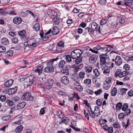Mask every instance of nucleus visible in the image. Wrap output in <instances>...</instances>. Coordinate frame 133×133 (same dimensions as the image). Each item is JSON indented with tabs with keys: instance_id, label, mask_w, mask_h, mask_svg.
<instances>
[{
	"instance_id": "nucleus-1",
	"label": "nucleus",
	"mask_w": 133,
	"mask_h": 133,
	"mask_svg": "<svg viewBox=\"0 0 133 133\" xmlns=\"http://www.w3.org/2000/svg\"><path fill=\"white\" fill-rule=\"evenodd\" d=\"M23 45L25 47L24 50L25 51L29 50V49H28L29 48L33 49L36 47L37 45V43L36 39L32 38H31L27 42L24 43Z\"/></svg>"
},
{
	"instance_id": "nucleus-2",
	"label": "nucleus",
	"mask_w": 133,
	"mask_h": 133,
	"mask_svg": "<svg viewBox=\"0 0 133 133\" xmlns=\"http://www.w3.org/2000/svg\"><path fill=\"white\" fill-rule=\"evenodd\" d=\"M35 80L33 76L30 75L25 78L24 81V85L28 87L31 85Z\"/></svg>"
},
{
	"instance_id": "nucleus-3",
	"label": "nucleus",
	"mask_w": 133,
	"mask_h": 133,
	"mask_svg": "<svg viewBox=\"0 0 133 133\" xmlns=\"http://www.w3.org/2000/svg\"><path fill=\"white\" fill-rule=\"evenodd\" d=\"M107 53L104 54H101L100 55V65L103 66L104 68L108 67H111L110 66H108L109 63H108L106 62L107 58L108 57V56L107 55Z\"/></svg>"
},
{
	"instance_id": "nucleus-4",
	"label": "nucleus",
	"mask_w": 133,
	"mask_h": 133,
	"mask_svg": "<svg viewBox=\"0 0 133 133\" xmlns=\"http://www.w3.org/2000/svg\"><path fill=\"white\" fill-rule=\"evenodd\" d=\"M129 74V72L127 71H121V70L118 69L115 72V77H117L118 76L119 78H122L127 75Z\"/></svg>"
},
{
	"instance_id": "nucleus-5",
	"label": "nucleus",
	"mask_w": 133,
	"mask_h": 133,
	"mask_svg": "<svg viewBox=\"0 0 133 133\" xmlns=\"http://www.w3.org/2000/svg\"><path fill=\"white\" fill-rule=\"evenodd\" d=\"M83 53V51L81 50L76 49L73 51L72 52L71 56L73 59H76L81 56Z\"/></svg>"
},
{
	"instance_id": "nucleus-6",
	"label": "nucleus",
	"mask_w": 133,
	"mask_h": 133,
	"mask_svg": "<svg viewBox=\"0 0 133 133\" xmlns=\"http://www.w3.org/2000/svg\"><path fill=\"white\" fill-rule=\"evenodd\" d=\"M21 98L25 101H32L34 99V97L31 95V93L29 92H25Z\"/></svg>"
},
{
	"instance_id": "nucleus-7",
	"label": "nucleus",
	"mask_w": 133,
	"mask_h": 133,
	"mask_svg": "<svg viewBox=\"0 0 133 133\" xmlns=\"http://www.w3.org/2000/svg\"><path fill=\"white\" fill-rule=\"evenodd\" d=\"M49 16L52 18H57V14L54 11L49 10L47 12Z\"/></svg>"
},
{
	"instance_id": "nucleus-8",
	"label": "nucleus",
	"mask_w": 133,
	"mask_h": 133,
	"mask_svg": "<svg viewBox=\"0 0 133 133\" xmlns=\"http://www.w3.org/2000/svg\"><path fill=\"white\" fill-rule=\"evenodd\" d=\"M54 83V80L51 79L45 83L44 84V87L47 89H50L52 88Z\"/></svg>"
},
{
	"instance_id": "nucleus-9",
	"label": "nucleus",
	"mask_w": 133,
	"mask_h": 133,
	"mask_svg": "<svg viewBox=\"0 0 133 133\" xmlns=\"http://www.w3.org/2000/svg\"><path fill=\"white\" fill-rule=\"evenodd\" d=\"M43 67L42 66H38L36 68L34 69L33 71L37 75H41L43 72Z\"/></svg>"
},
{
	"instance_id": "nucleus-10",
	"label": "nucleus",
	"mask_w": 133,
	"mask_h": 133,
	"mask_svg": "<svg viewBox=\"0 0 133 133\" xmlns=\"http://www.w3.org/2000/svg\"><path fill=\"white\" fill-rule=\"evenodd\" d=\"M61 81L62 83L65 85L69 84L70 82L69 78L66 76H63L61 77Z\"/></svg>"
},
{
	"instance_id": "nucleus-11",
	"label": "nucleus",
	"mask_w": 133,
	"mask_h": 133,
	"mask_svg": "<svg viewBox=\"0 0 133 133\" xmlns=\"http://www.w3.org/2000/svg\"><path fill=\"white\" fill-rule=\"evenodd\" d=\"M98 56L96 55H93L91 56L89 58V61L90 63L91 64L95 63L97 61Z\"/></svg>"
},
{
	"instance_id": "nucleus-12",
	"label": "nucleus",
	"mask_w": 133,
	"mask_h": 133,
	"mask_svg": "<svg viewBox=\"0 0 133 133\" xmlns=\"http://www.w3.org/2000/svg\"><path fill=\"white\" fill-rule=\"evenodd\" d=\"M103 47H102L100 45H98L95 47L93 49L90 48V50L93 52L97 54L98 52L97 50H102V51H103Z\"/></svg>"
},
{
	"instance_id": "nucleus-13",
	"label": "nucleus",
	"mask_w": 133,
	"mask_h": 133,
	"mask_svg": "<svg viewBox=\"0 0 133 133\" xmlns=\"http://www.w3.org/2000/svg\"><path fill=\"white\" fill-rule=\"evenodd\" d=\"M115 63L117 65H120L122 63V60L121 58L119 56H116L115 59Z\"/></svg>"
},
{
	"instance_id": "nucleus-14",
	"label": "nucleus",
	"mask_w": 133,
	"mask_h": 133,
	"mask_svg": "<svg viewBox=\"0 0 133 133\" xmlns=\"http://www.w3.org/2000/svg\"><path fill=\"white\" fill-rule=\"evenodd\" d=\"M21 117L17 116L14 118L13 120L14 121V122L13 123V124L19 125L21 123Z\"/></svg>"
},
{
	"instance_id": "nucleus-15",
	"label": "nucleus",
	"mask_w": 133,
	"mask_h": 133,
	"mask_svg": "<svg viewBox=\"0 0 133 133\" xmlns=\"http://www.w3.org/2000/svg\"><path fill=\"white\" fill-rule=\"evenodd\" d=\"M43 71L45 72L52 73L54 71V69L52 67L48 66L44 69Z\"/></svg>"
},
{
	"instance_id": "nucleus-16",
	"label": "nucleus",
	"mask_w": 133,
	"mask_h": 133,
	"mask_svg": "<svg viewBox=\"0 0 133 133\" xmlns=\"http://www.w3.org/2000/svg\"><path fill=\"white\" fill-rule=\"evenodd\" d=\"M56 63V60L55 59H52L51 61L47 63L48 66L50 67H54L55 65V64Z\"/></svg>"
},
{
	"instance_id": "nucleus-17",
	"label": "nucleus",
	"mask_w": 133,
	"mask_h": 133,
	"mask_svg": "<svg viewBox=\"0 0 133 133\" xmlns=\"http://www.w3.org/2000/svg\"><path fill=\"white\" fill-rule=\"evenodd\" d=\"M74 87L76 89L79 91H82L83 90V87L79 85V83L78 81L76 82L74 84Z\"/></svg>"
},
{
	"instance_id": "nucleus-18",
	"label": "nucleus",
	"mask_w": 133,
	"mask_h": 133,
	"mask_svg": "<svg viewBox=\"0 0 133 133\" xmlns=\"http://www.w3.org/2000/svg\"><path fill=\"white\" fill-rule=\"evenodd\" d=\"M18 87L16 86L14 88H11L9 89L8 91V94L9 95H11L14 94L16 92Z\"/></svg>"
},
{
	"instance_id": "nucleus-19",
	"label": "nucleus",
	"mask_w": 133,
	"mask_h": 133,
	"mask_svg": "<svg viewBox=\"0 0 133 133\" xmlns=\"http://www.w3.org/2000/svg\"><path fill=\"white\" fill-rule=\"evenodd\" d=\"M22 21V20L21 18L15 17L13 19V22L15 24H18L20 23Z\"/></svg>"
},
{
	"instance_id": "nucleus-20",
	"label": "nucleus",
	"mask_w": 133,
	"mask_h": 133,
	"mask_svg": "<svg viewBox=\"0 0 133 133\" xmlns=\"http://www.w3.org/2000/svg\"><path fill=\"white\" fill-rule=\"evenodd\" d=\"M26 104V103L24 102H23L19 103L17 105V109L19 110L23 108L25 106Z\"/></svg>"
},
{
	"instance_id": "nucleus-21",
	"label": "nucleus",
	"mask_w": 133,
	"mask_h": 133,
	"mask_svg": "<svg viewBox=\"0 0 133 133\" xmlns=\"http://www.w3.org/2000/svg\"><path fill=\"white\" fill-rule=\"evenodd\" d=\"M13 82L14 81L12 79H9L5 83L4 85L6 87H10L12 84Z\"/></svg>"
},
{
	"instance_id": "nucleus-22",
	"label": "nucleus",
	"mask_w": 133,
	"mask_h": 133,
	"mask_svg": "<svg viewBox=\"0 0 133 133\" xmlns=\"http://www.w3.org/2000/svg\"><path fill=\"white\" fill-rule=\"evenodd\" d=\"M124 1L125 5L131 8L132 2V0H124Z\"/></svg>"
},
{
	"instance_id": "nucleus-23",
	"label": "nucleus",
	"mask_w": 133,
	"mask_h": 133,
	"mask_svg": "<svg viewBox=\"0 0 133 133\" xmlns=\"http://www.w3.org/2000/svg\"><path fill=\"white\" fill-rule=\"evenodd\" d=\"M62 122L59 123L60 124H61L62 123L66 124L69 122V119L67 117H65L61 119Z\"/></svg>"
},
{
	"instance_id": "nucleus-24",
	"label": "nucleus",
	"mask_w": 133,
	"mask_h": 133,
	"mask_svg": "<svg viewBox=\"0 0 133 133\" xmlns=\"http://www.w3.org/2000/svg\"><path fill=\"white\" fill-rule=\"evenodd\" d=\"M66 63L65 61L63 60H61L59 63V67L61 68H62L65 66V65Z\"/></svg>"
},
{
	"instance_id": "nucleus-25",
	"label": "nucleus",
	"mask_w": 133,
	"mask_h": 133,
	"mask_svg": "<svg viewBox=\"0 0 133 133\" xmlns=\"http://www.w3.org/2000/svg\"><path fill=\"white\" fill-rule=\"evenodd\" d=\"M59 32V30L58 28L56 26H54L53 28V30L52 31L53 34L56 35L58 34Z\"/></svg>"
},
{
	"instance_id": "nucleus-26",
	"label": "nucleus",
	"mask_w": 133,
	"mask_h": 133,
	"mask_svg": "<svg viewBox=\"0 0 133 133\" xmlns=\"http://www.w3.org/2000/svg\"><path fill=\"white\" fill-rule=\"evenodd\" d=\"M107 47H103V51H105L107 52H109L111 50V48H112V47L110 46H106Z\"/></svg>"
},
{
	"instance_id": "nucleus-27",
	"label": "nucleus",
	"mask_w": 133,
	"mask_h": 133,
	"mask_svg": "<svg viewBox=\"0 0 133 133\" xmlns=\"http://www.w3.org/2000/svg\"><path fill=\"white\" fill-rule=\"evenodd\" d=\"M2 43L4 45H7L9 44L8 39L5 38H3L2 39Z\"/></svg>"
},
{
	"instance_id": "nucleus-28",
	"label": "nucleus",
	"mask_w": 133,
	"mask_h": 133,
	"mask_svg": "<svg viewBox=\"0 0 133 133\" xmlns=\"http://www.w3.org/2000/svg\"><path fill=\"white\" fill-rule=\"evenodd\" d=\"M13 53V52L12 50H9L5 53V56L7 57H10L12 56Z\"/></svg>"
},
{
	"instance_id": "nucleus-29",
	"label": "nucleus",
	"mask_w": 133,
	"mask_h": 133,
	"mask_svg": "<svg viewBox=\"0 0 133 133\" xmlns=\"http://www.w3.org/2000/svg\"><path fill=\"white\" fill-rule=\"evenodd\" d=\"M94 112L95 116H98L99 114L100 113V111L98 107H95Z\"/></svg>"
},
{
	"instance_id": "nucleus-30",
	"label": "nucleus",
	"mask_w": 133,
	"mask_h": 133,
	"mask_svg": "<svg viewBox=\"0 0 133 133\" xmlns=\"http://www.w3.org/2000/svg\"><path fill=\"white\" fill-rule=\"evenodd\" d=\"M128 89L127 88H121L120 89L121 95H123L125 94Z\"/></svg>"
},
{
	"instance_id": "nucleus-31",
	"label": "nucleus",
	"mask_w": 133,
	"mask_h": 133,
	"mask_svg": "<svg viewBox=\"0 0 133 133\" xmlns=\"http://www.w3.org/2000/svg\"><path fill=\"white\" fill-rule=\"evenodd\" d=\"M23 127L22 126L20 125L17 127L15 129V131L17 132H20L22 130Z\"/></svg>"
},
{
	"instance_id": "nucleus-32",
	"label": "nucleus",
	"mask_w": 133,
	"mask_h": 133,
	"mask_svg": "<svg viewBox=\"0 0 133 133\" xmlns=\"http://www.w3.org/2000/svg\"><path fill=\"white\" fill-rule=\"evenodd\" d=\"M33 29L36 31H38L40 29V26L38 23H36L33 26Z\"/></svg>"
},
{
	"instance_id": "nucleus-33",
	"label": "nucleus",
	"mask_w": 133,
	"mask_h": 133,
	"mask_svg": "<svg viewBox=\"0 0 133 133\" xmlns=\"http://www.w3.org/2000/svg\"><path fill=\"white\" fill-rule=\"evenodd\" d=\"M117 92V88L114 87L112 90L111 95L112 96H115L116 95Z\"/></svg>"
},
{
	"instance_id": "nucleus-34",
	"label": "nucleus",
	"mask_w": 133,
	"mask_h": 133,
	"mask_svg": "<svg viewBox=\"0 0 133 133\" xmlns=\"http://www.w3.org/2000/svg\"><path fill=\"white\" fill-rule=\"evenodd\" d=\"M5 103L9 106H12L14 104V103L12 101L9 99L6 100Z\"/></svg>"
},
{
	"instance_id": "nucleus-35",
	"label": "nucleus",
	"mask_w": 133,
	"mask_h": 133,
	"mask_svg": "<svg viewBox=\"0 0 133 133\" xmlns=\"http://www.w3.org/2000/svg\"><path fill=\"white\" fill-rule=\"evenodd\" d=\"M12 117L10 115H9L5 116H3L2 118V119L3 121H6L10 119Z\"/></svg>"
},
{
	"instance_id": "nucleus-36",
	"label": "nucleus",
	"mask_w": 133,
	"mask_h": 133,
	"mask_svg": "<svg viewBox=\"0 0 133 133\" xmlns=\"http://www.w3.org/2000/svg\"><path fill=\"white\" fill-rule=\"evenodd\" d=\"M25 30H23L19 32H18V34L20 37L23 38L25 36Z\"/></svg>"
},
{
	"instance_id": "nucleus-37",
	"label": "nucleus",
	"mask_w": 133,
	"mask_h": 133,
	"mask_svg": "<svg viewBox=\"0 0 133 133\" xmlns=\"http://www.w3.org/2000/svg\"><path fill=\"white\" fill-rule=\"evenodd\" d=\"M84 83L86 84L90 85L91 83V81L90 79H86L84 80Z\"/></svg>"
},
{
	"instance_id": "nucleus-38",
	"label": "nucleus",
	"mask_w": 133,
	"mask_h": 133,
	"mask_svg": "<svg viewBox=\"0 0 133 133\" xmlns=\"http://www.w3.org/2000/svg\"><path fill=\"white\" fill-rule=\"evenodd\" d=\"M85 29L87 30L89 32V34L90 35H93L94 34V31L92 29L89 28H86Z\"/></svg>"
},
{
	"instance_id": "nucleus-39",
	"label": "nucleus",
	"mask_w": 133,
	"mask_h": 133,
	"mask_svg": "<svg viewBox=\"0 0 133 133\" xmlns=\"http://www.w3.org/2000/svg\"><path fill=\"white\" fill-rule=\"evenodd\" d=\"M86 72L88 73H90L92 71V66H89L86 67L85 68Z\"/></svg>"
},
{
	"instance_id": "nucleus-40",
	"label": "nucleus",
	"mask_w": 133,
	"mask_h": 133,
	"mask_svg": "<svg viewBox=\"0 0 133 133\" xmlns=\"http://www.w3.org/2000/svg\"><path fill=\"white\" fill-rule=\"evenodd\" d=\"M93 72L96 77H98L100 75V73L97 69H95L93 70Z\"/></svg>"
},
{
	"instance_id": "nucleus-41",
	"label": "nucleus",
	"mask_w": 133,
	"mask_h": 133,
	"mask_svg": "<svg viewBox=\"0 0 133 133\" xmlns=\"http://www.w3.org/2000/svg\"><path fill=\"white\" fill-rule=\"evenodd\" d=\"M125 115L123 113L120 114L118 116V118L121 121L123 120L124 118Z\"/></svg>"
},
{
	"instance_id": "nucleus-42",
	"label": "nucleus",
	"mask_w": 133,
	"mask_h": 133,
	"mask_svg": "<svg viewBox=\"0 0 133 133\" xmlns=\"http://www.w3.org/2000/svg\"><path fill=\"white\" fill-rule=\"evenodd\" d=\"M117 24L118 23L117 22L114 21L111 24L110 26L112 28H116Z\"/></svg>"
},
{
	"instance_id": "nucleus-43",
	"label": "nucleus",
	"mask_w": 133,
	"mask_h": 133,
	"mask_svg": "<svg viewBox=\"0 0 133 133\" xmlns=\"http://www.w3.org/2000/svg\"><path fill=\"white\" fill-rule=\"evenodd\" d=\"M98 25L95 22H93L91 25V28L93 30H95L96 28L97 27Z\"/></svg>"
},
{
	"instance_id": "nucleus-44",
	"label": "nucleus",
	"mask_w": 133,
	"mask_h": 133,
	"mask_svg": "<svg viewBox=\"0 0 133 133\" xmlns=\"http://www.w3.org/2000/svg\"><path fill=\"white\" fill-rule=\"evenodd\" d=\"M71 56H70L69 55H66L65 56V58L68 62L70 63L71 61Z\"/></svg>"
},
{
	"instance_id": "nucleus-45",
	"label": "nucleus",
	"mask_w": 133,
	"mask_h": 133,
	"mask_svg": "<svg viewBox=\"0 0 133 133\" xmlns=\"http://www.w3.org/2000/svg\"><path fill=\"white\" fill-rule=\"evenodd\" d=\"M112 77H108L106 79V82L111 84L112 81Z\"/></svg>"
},
{
	"instance_id": "nucleus-46",
	"label": "nucleus",
	"mask_w": 133,
	"mask_h": 133,
	"mask_svg": "<svg viewBox=\"0 0 133 133\" xmlns=\"http://www.w3.org/2000/svg\"><path fill=\"white\" fill-rule=\"evenodd\" d=\"M75 60V62L76 64H78L81 62L82 61V57L81 56L78 57Z\"/></svg>"
},
{
	"instance_id": "nucleus-47",
	"label": "nucleus",
	"mask_w": 133,
	"mask_h": 133,
	"mask_svg": "<svg viewBox=\"0 0 133 133\" xmlns=\"http://www.w3.org/2000/svg\"><path fill=\"white\" fill-rule=\"evenodd\" d=\"M111 84L106 83L103 85V88L105 90H107L109 89L111 86Z\"/></svg>"
},
{
	"instance_id": "nucleus-48",
	"label": "nucleus",
	"mask_w": 133,
	"mask_h": 133,
	"mask_svg": "<svg viewBox=\"0 0 133 133\" xmlns=\"http://www.w3.org/2000/svg\"><path fill=\"white\" fill-rule=\"evenodd\" d=\"M122 104L121 102L118 103L116 105V109L118 110L120 109L122 106Z\"/></svg>"
},
{
	"instance_id": "nucleus-49",
	"label": "nucleus",
	"mask_w": 133,
	"mask_h": 133,
	"mask_svg": "<svg viewBox=\"0 0 133 133\" xmlns=\"http://www.w3.org/2000/svg\"><path fill=\"white\" fill-rule=\"evenodd\" d=\"M85 76V73L83 72H81L79 73V77L82 79L84 78Z\"/></svg>"
},
{
	"instance_id": "nucleus-50",
	"label": "nucleus",
	"mask_w": 133,
	"mask_h": 133,
	"mask_svg": "<svg viewBox=\"0 0 133 133\" xmlns=\"http://www.w3.org/2000/svg\"><path fill=\"white\" fill-rule=\"evenodd\" d=\"M6 49L5 47L3 46H0V53H3L5 52Z\"/></svg>"
},
{
	"instance_id": "nucleus-51",
	"label": "nucleus",
	"mask_w": 133,
	"mask_h": 133,
	"mask_svg": "<svg viewBox=\"0 0 133 133\" xmlns=\"http://www.w3.org/2000/svg\"><path fill=\"white\" fill-rule=\"evenodd\" d=\"M113 125V127L115 128H119L120 127L119 123L117 122H115Z\"/></svg>"
},
{
	"instance_id": "nucleus-52",
	"label": "nucleus",
	"mask_w": 133,
	"mask_h": 133,
	"mask_svg": "<svg viewBox=\"0 0 133 133\" xmlns=\"http://www.w3.org/2000/svg\"><path fill=\"white\" fill-rule=\"evenodd\" d=\"M58 46L57 48H59V47H61L62 48H63L64 46V44L63 43L62 41H60L58 43Z\"/></svg>"
},
{
	"instance_id": "nucleus-53",
	"label": "nucleus",
	"mask_w": 133,
	"mask_h": 133,
	"mask_svg": "<svg viewBox=\"0 0 133 133\" xmlns=\"http://www.w3.org/2000/svg\"><path fill=\"white\" fill-rule=\"evenodd\" d=\"M128 105L127 103H125L124 104L122 108V110L123 111H124L126 110L127 108H128Z\"/></svg>"
},
{
	"instance_id": "nucleus-54",
	"label": "nucleus",
	"mask_w": 133,
	"mask_h": 133,
	"mask_svg": "<svg viewBox=\"0 0 133 133\" xmlns=\"http://www.w3.org/2000/svg\"><path fill=\"white\" fill-rule=\"evenodd\" d=\"M61 72L65 75H67L69 73V71L67 69H64L62 70L61 71Z\"/></svg>"
},
{
	"instance_id": "nucleus-55",
	"label": "nucleus",
	"mask_w": 133,
	"mask_h": 133,
	"mask_svg": "<svg viewBox=\"0 0 133 133\" xmlns=\"http://www.w3.org/2000/svg\"><path fill=\"white\" fill-rule=\"evenodd\" d=\"M97 104L98 106H101L102 104V101L101 99H98L96 101Z\"/></svg>"
},
{
	"instance_id": "nucleus-56",
	"label": "nucleus",
	"mask_w": 133,
	"mask_h": 133,
	"mask_svg": "<svg viewBox=\"0 0 133 133\" xmlns=\"http://www.w3.org/2000/svg\"><path fill=\"white\" fill-rule=\"evenodd\" d=\"M107 19H103L101 20L100 24L101 25H103L105 24L107 22Z\"/></svg>"
},
{
	"instance_id": "nucleus-57",
	"label": "nucleus",
	"mask_w": 133,
	"mask_h": 133,
	"mask_svg": "<svg viewBox=\"0 0 133 133\" xmlns=\"http://www.w3.org/2000/svg\"><path fill=\"white\" fill-rule=\"evenodd\" d=\"M110 72V70L108 69H105L103 71V73L105 74H109Z\"/></svg>"
},
{
	"instance_id": "nucleus-58",
	"label": "nucleus",
	"mask_w": 133,
	"mask_h": 133,
	"mask_svg": "<svg viewBox=\"0 0 133 133\" xmlns=\"http://www.w3.org/2000/svg\"><path fill=\"white\" fill-rule=\"evenodd\" d=\"M6 99L5 95H1L0 96V100L2 102H4Z\"/></svg>"
},
{
	"instance_id": "nucleus-59",
	"label": "nucleus",
	"mask_w": 133,
	"mask_h": 133,
	"mask_svg": "<svg viewBox=\"0 0 133 133\" xmlns=\"http://www.w3.org/2000/svg\"><path fill=\"white\" fill-rule=\"evenodd\" d=\"M71 96H73L74 97H75L77 98V100H79L80 99V97L78 96V94L74 93V94H71Z\"/></svg>"
},
{
	"instance_id": "nucleus-60",
	"label": "nucleus",
	"mask_w": 133,
	"mask_h": 133,
	"mask_svg": "<svg viewBox=\"0 0 133 133\" xmlns=\"http://www.w3.org/2000/svg\"><path fill=\"white\" fill-rule=\"evenodd\" d=\"M12 42L14 43H18V41L17 39L16 38L14 37L12 39Z\"/></svg>"
},
{
	"instance_id": "nucleus-61",
	"label": "nucleus",
	"mask_w": 133,
	"mask_h": 133,
	"mask_svg": "<svg viewBox=\"0 0 133 133\" xmlns=\"http://www.w3.org/2000/svg\"><path fill=\"white\" fill-rule=\"evenodd\" d=\"M107 122V120L105 119H101L99 120V122L100 124H105Z\"/></svg>"
},
{
	"instance_id": "nucleus-62",
	"label": "nucleus",
	"mask_w": 133,
	"mask_h": 133,
	"mask_svg": "<svg viewBox=\"0 0 133 133\" xmlns=\"http://www.w3.org/2000/svg\"><path fill=\"white\" fill-rule=\"evenodd\" d=\"M10 0H0V2L2 4H6L9 2Z\"/></svg>"
},
{
	"instance_id": "nucleus-63",
	"label": "nucleus",
	"mask_w": 133,
	"mask_h": 133,
	"mask_svg": "<svg viewBox=\"0 0 133 133\" xmlns=\"http://www.w3.org/2000/svg\"><path fill=\"white\" fill-rule=\"evenodd\" d=\"M57 18H55L53 19L54 20L53 21L55 23L57 24H58L59 23V19Z\"/></svg>"
},
{
	"instance_id": "nucleus-64",
	"label": "nucleus",
	"mask_w": 133,
	"mask_h": 133,
	"mask_svg": "<svg viewBox=\"0 0 133 133\" xmlns=\"http://www.w3.org/2000/svg\"><path fill=\"white\" fill-rule=\"evenodd\" d=\"M124 69L126 70H128L130 69V66L128 64H125L124 66Z\"/></svg>"
}]
</instances>
